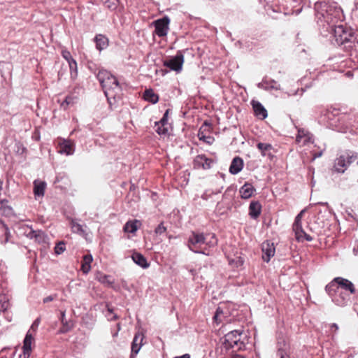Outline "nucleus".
<instances>
[{"mask_svg": "<svg viewBox=\"0 0 358 358\" xmlns=\"http://www.w3.org/2000/svg\"><path fill=\"white\" fill-rule=\"evenodd\" d=\"M97 78L103 89L110 106L112 107L121 97L122 90L117 78L109 71L101 69L97 74Z\"/></svg>", "mask_w": 358, "mask_h": 358, "instance_id": "f257e3e1", "label": "nucleus"}, {"mask_svg": "<svg viewBox=\"0 0 358 358\" xmlns=\"http://www.w3.org/2000/svg\"><path fill=\"white\" fill-rule=\"evenodd\" d=\"M242 331L239 330L229 332L222 338V349L226 352L231 349L234 352L244 348L245 343L242 341Z\"/></svg>", "mask_w": 358, "mask_h": 358, "instance_id": "f03ea898", "label": "nucleus"}, {"mask_svg": "<svg viewBox=\"0 0 358 358\" xmlns=\"http://www.w3.org/2000/svg\"><path fill=\"white\" fill-rule=\"evenodd\" d=\"M217 244V239L213 234L210 236V240L207 241V237L203 234L192 232L188 239V247L194 252H199L198 249L202 248L206 245L209 247Z\"/></svg>", "mask_w": 358, "mask_h": 358, "instance_id": "7ed1b4c3", "label": "nucleus"}, {"mask_svg": "<svg viewBox=\"0 0 358 358\" xmlns=\"http://www.w3.org/2000/svg\"><path fill=\"white\" fill-rule=\"evenodd\" d=\"M334 38L337 45H341L348 42H352L355 40L353 32L351 29L338 25L334 27Z\"/></svg>", "mask_w": 358, "mask_h": 358, "instance_id": "20e7f679", "label": "nucleus"}, {"mask_svg": "<svg viewBox=\"0 0 358 358\" xmlns=\"http://www.w3.org/2000/svg\"><path fill=\"white\" fill-rule=\"evenodd\" d=\"M341 289L344 292L353 294L355 292V288L352 282L348 279L338 277L326 286L325 289L329 294H331V289Z\"/></svg>", "mask_w": 358, "mask_h": 358, "instance_id": "39448f33", "label": "nucleus"}, {"mask_svg": "<svg viewBox=\"0 0 358 358\" xmlns=\"http://www.w3.org/2000/svg\"><path fill=\"white\" fill-rule=\"evenodd\" d=\"M306 210H302L296 217L294 222L293 224V230L295 233V236L299 241H311L313 238L307 234L302 229L301 219Z\"/></svg>", "mask_w": 358, "mask_h": 358, "instance_id": "423d86ee", "label": "nucleus"}, {"mask_svg": "<svg viewBox=\"0 0 358 358\" xmlns=\"http://www.w3.org/2000/svg\"><path fill=\"white\" fill-rule=\"evenodd\" d=\"M350 293L344 292L341 289H331V294L333 301L340 306H344L348 304L350 299Z\"/></svg>", "mask_w": 358, "mask_h": 358, "instance_id": "0eeeda50", "label": "nucleus"}, {"mask_svg": "<svg viewBox=\"0 0 358 358\" xmlns=\"http://www.w3.org/2000/svg\"><path fill=\"white\" fill-rule=\"evenodd\" d=\"M183 63L184 56L181 53H178L175 57L165 60L164 65L178 73L181 71Z\"/></svg>", "mask_w": 358, "mask_h": 358, "instance_id": "6e6552de", "label": "nucleus"}, {"mask_svg": "<svg viewBox=\"0 0 358 358\" xmlns=\"http://www.w3.org/2000/svg\"><path fill=\"white\" fill-rule=\"evenodd\" d=\"M357 159L355 156L341 155L334 163V169L338 173H344L348 166Z\"/></svg>", "mask_w": 358, "mask_h": 358, "instance_id": "1a4fd4ad", "label": "nucleus"}, {"mask_svg": "<svg viewBox=\"0 0 358 358\" xmlns=\"http://www.w3.org/2000/svg\"><path fill=\"white\" fill-rule=\"evenodd\" d=\"M169 19L166 17L155 22V33L159 37L166 36L169 30Z\"/></svg>", "mask_w": 358, "mask_h": 358, "instance_id": "9d476101", "label": "nucleus"}, {"mask_svg": "<svg viewBox=\"0 0 358 358\" xmlns=\"http://www.w3.org/2000/svg\"><path fill=\"white\" fill-rule=\"evenodd\" d=\"M58 145L59 146V152L61 154L71 155L74 152L75 144L71 140L60 138L59 139Z\"/></svg>", "mask_w": 358, "mask_h": 358, "instance_id": "9b49d317", "label": "nucleus"}, {"mask_svg": "<svg viewBox=\"0 0 358 358\" xmlns=\"http://www.w3.org/2000/svg\"><path fill=\"white\" fill-rule=\"evenodd\" d=\"M296 141L301 145H307L309 143H313V135L304 129H299Z\"/></svg>", "mask_w": 358, "mask_h": 358, "instance_id": "f8f14e48", "label": "nucleus"}, {"mask_svg": "<svg viewBox=\"0 0 358 358\" xmlns=\"http://www.w3.org/2000/svg\"><path fill=\"white\" fill-rule=\"evenodd\" d=\"M262 259L264 262H268L272 257L274 256L275 249L274 244L269 241H265L262 245Z\"/></svg>", "mask_w": 358, "mask_h": 358, "instance_id": "ddd939ff", "label": "nucleus"}, {"mask_svg": "<svg viewBox=\"0 0 358 358\" xmlns=\"http://www.w3.org/2000/svg\"><path fill=\"white\" fill-rule=\"evenodd\" d=\"M34 341V338L32 334L30 332V330L26 334V336L24 339L23 343V354L20 355V358H29L30 356L31 350V344Z\"/></svg>", "mask_w": 358, "mask_h": 358, "instance_id": "4468645a", "label": "nucleus"}, {"mask_svg": "<svg viewBox=\"0 0 358 358\" xmlns=\"http://www.w3.org/2000/svg\"><path fill=\"white\" fill-rule=\"evenodd\" d=\"M212 160L207 158L205 155H201L195 157L194 160V166L195 168L208 169L211 166Z\"/></svg>", "mask_w": 358, "mask_h": 358, "instance_id": "2eb2a0df", "label": "nucleus"}, {"mask_svg": "<svg viewBox=\"0 0 358 358\" xmlns=\"http://www.w3.org/2000/svg\"><path fill=\"white\" fill-rule=\"evenodd\" d=\"M289 345L285 340L280 339L278 342L277 355L279 358H289Z\"/></svg>", "mask_w": 358, "mask_h": 358, "instance_id": "dca6fc26", "label": "nucleus"}, {"mask_svg": "<svg viewBox=\"0 0 358 358\" xmlns=\"http://www.w3.org/2000/svg\"><path fill=\"white\" fill-rule=\"evenodd\" d=\"M143 338L144 335L142 333L138 332L135 334L133 342L131 343L132 353H134L135 355L138 354L141 348V346L143 345Z\"/></svg>", "mask_w": 358, "mask_h": 358, "instance_id": "f3484780", "label": "nucleus"}, {"mask_svg": "<svg viewBox=\"0 0 358 358\" xmlns=\"http://www.w3.org/2000/svg\"><path fill=\"white\" fill-rule=\"evenodd\" d=\"M243 168V161L239 157H236L233 159L229 167V172L236 175Z\"/></svg>", "mask_w": 358, "mask_h": 358, "instance_id": "a211bd4d", "label": "nucleus"}, {"mask_svg": "<svg viewBox=\"0 0 358 358\" xmlns=\"http://www.w3.org/2000/svg\"><path fill=\"white\" fill-rule=\"evenodd\" d=\"M252 105L256 116L262 120L267 117L268 114L266 110L259 102L252 101Z\"/></svg>", "mask_w": 358, "mask_h": 358, "instance_id": "6ab92c4d", "label": "nucleus"}, {"mask_svg": "<svg viewBox=\"0 0 358 358\" xmlns=\"http://www.w3.org/2000/svg\"><path fill=\"white\" fill-rule=\"evenodd\" d=\"M258 87L265 90H280V85L274 80H264L258 84Z\"/></svg>", "mask_w": 358, "mask_h": 358, "instance_id": "aec40b11", "label": "nucleus"}, {"mask_svg": "<svg viewBox=\"0 0 358 358\" xmlns=\"http://www.w3.org/2000/svg\"><path fill=\"white\" fill-rule=\"evenodd\" d=\"M255 191V189L251 184L245 183L241 187L239 192L241 198L247 199L252 196Z\"/></svg>", "mask_w": 358, "mask_h": 358, "instance_id": "412c9836", "label": "nucleus"}, {"mask_svg": "<svg viewBox=\"0 0 358 358\" xmlns=\"http://www.w3.org/2000/svg\"><path fill=\"white\" fill-rule=\"evenodd\" d=\"M132 260L143 268H147L150 266L146 258L141 253L134 252L131 256Z\"/></svg>", "mask_w": 358, "mask_h": 358, "instance_id": "4be33fe9", "label": "nucleus"}, {"mask_svg": "<svg viewBox=\"0 0 358 358\" xmlns=\"http://www.w3.org/2000/svg\"><path fill=\"white\" fill-rule=\"evenodd\" d=\"M262 206L258 201H252L249 206V215L253 218L256 219L261 213Z\"/></svg>", "mask_w": 358, "mask_h": 358, "instance_id": "5701e85b", "label": "nucleus"}, {"mask_svg": "<svg viewBox=\"0 0 358 358\" xmlns=\"http://www.w3.org/2000/svg\"><path fill=\"white\" fill-rule=\"evenodd\" d=\"M141 225L139 220H134L127 222L124 226V231L127 233H135Z\"/></svg>", "mask_w": 358, "mask_h": 358, "instance_id": "b1692460", "label": "nucleus"}, {"mask_svg": "<svg viewBox=\"0 0 358 358\" xmlns=\"http://www.w3.org/2000/svg\"><path fill=\"white\" fill-rule=\"evenodd\" d=\"M96 43V47L99 50H102L106 48L108 45V38L101 34L97 35L94 38Z\"/></svg>", "mask_w": 358, "mask_h": 358, "instance_id": "393cba45", "label": "nucleus"}, {"mask_svg": "<svg viewBox=\"0 0 358 358\" xmlns=\"http://www.w3.org/2000/svg\"><path fill=\"white\" fill-rule=\"evenodd\" d=\"M34 193L35 196H43L44 195L46 184L45 182L35 180L34 182Z\"/></svg>", "mask_w": 358, "mask_h": 358, "instance_id": "a878e982", "label": "nucleus"}, {"mask_svg": "<svg viewBox=\"0 0 358 358\" xmlns=\"http://www.w3.org/2000/svg\"><path fill=\"white\" fill-rule=\"evenodd\" d=\"M228 316V312L224 311V310L221 307H218L216 313L213 317V320L217 324L226 320L227 322V317Z\"/></svg>", "mask_w": 358, "mask_h": 358, "instance_id": "bb28decb", "label": "nucleus"}, {"mask_svg": "<svg viewBox=\"0 0 358 358\" xmlns=\"http://www.w3.org/2000/svg\"><path fill=\"white\" fill-rule=\"evenodd\" d=\"M93 260L92 256L91 255H86L83 257L81 270L84 273H87L91 269V263Z\"/></svg>", "mask_w": 358, "mask_h": 358, "instance_id": "cd10ccee", "label": "nucleus"}, {"mask_svg": "<svg viewBox=\"0 0 358 358\" xmlns=\"http://www.w3.org/2000/svg\"><path fill=\"white\" fill-rule=\"evenodd\" d=\"M143 97L145 101L152 103H156L159 100L158 95L152 89L146 90L143 94Z\"/></svg>", "mask_w": 358, "mask_h": 358, "instance_id": "c85d7f7f", "label": "nucleus"}, {"mask_svg": "<svg viewBox=\"0 0 358 358\" xmlns=\"http://www.w3.org/2000/svg\"><path fill=\"white\" fill-rule=\"evenodd\" d=\"M7 200H2L0 201V213L4 215H10L13 213L11 207L7 205Z\"/></svg>", "mask_w": 358, "mask_h": 358, "instance_id": "c756f323", "label": "nucleus"}, {"mask_svg": "<svg viewBox=\"0 0 358 358\" xmlns=\"http://www.w3.org/2000/svg\"><path fill=\"white\" fill-rule=\"evenodd\" d=\"M31 239L38 243H44L46 241L47 236L41 230H34Z\"/></svg>", "mask_w": 358, "mask_h": 358, "instance_id": "7c9ffc66", "label": "nucleus"}, {"mask_svg": "<svg viewBox=\"0 0 358 358\" xmlns=\"http://www.w3.org/2000/svg\"><path fill=\"white\" fill-rule=\"evenodd\" d=\"M71 225L73 232L77 233L83 236L86 235V232L81 224L75 221H72Z\"/></svg>", "mask_w": 358, "mask_h": 358, "instance_id": "2f4dec72", "label": "nucleus"}, {"mask_svg": "<svg viewBox=\"0 0 358 358\" xmlns=\"http://www.w3.org/2000/svg\"><path fill=\"white\" fill-rule=\"evenodd\" d=\"M8 308L9 301L8 297L3 294H0V313L6 310Z\"/></svg>", "mask_w": 358, "mask_h": 358, "instance_id": "473e14b6", "label": "nucleus"}, {"mask_svg": "<svg viewBox=\"0 0 358 358\" xmlns=\"http://www.w3.org/2000/svg\"><path fill=\"white\" fill-rule=\"evenodd\" d=\"M257 148L261 151L262 155L265 156L266 155V152L271 150L272 145L269 143H259Z\"/></svg>", "mask_w": 358, "mask_h": 358, "instance_id": "72a5a7b5", "label": "nucleus"}, {"mask_svg": "<svg viewBox=\"0 0 358 358\" xmlns=\"http://www.w3.org/2000/svg\"><path fill=\"white\" fill-rule=\"evenodd\" d=\"M156 131L158 134H166L168 133V127L165 124H161L159 122L155 123Z\"/></svg>", "mask_w": 358, "mask_h": 358, "instance_id": "f704fd0d", "label": "nucleus"}, {"mask_svg": "<svg viewBox=\"0 0 358 358\" xmlns=\"http://www.w3.org/2000/svg\"><path fill=\"white\" fill-rule=\"evenodd\" d=\"M68 64L69 66L71 77L73 78H75L77 76V75H78L77 63L73 59V60H71V62H68Z\"/></svg>", "mask_w": 358, "mask_h": 358, "instance_id": "c9c22d12", "label": "nucleus"}, {"mask_svg": "<svg viewBox=\"0 0 358 358\" xmlns=\"http://www.w3.org/2000/svg\"><path fill=\"white\" fill-rule=\"evenodd\" d=\"M76 97L68 96L65 99V100L62 103L61 106L64 109H66L67 107L70 105H73L76 103Z\"/></svg>", "mask_w": 358, "mask_h": 358, "instance_id": "e433bc0d", "label": "nucleus"}, {"mask_svg": "<svg viewBox=\"0 0 358 358\" xmlns=\"http://www.w3.org/2000/svg\"><path fill=\"white\" fill-rule=\"evenodd\" d=\"M21 230L23 231V234L27 238L31 239L34 230L29 226H23L21 227Z\"/></svg>", "mask_w": 358, "mask_h": 358, "instance_id": "4c0bfd02", "label": "nucleus"}, {"mask_svg": "<svg viewBox=\"0 0 358 358\" xmlns=\"http://www.w3.org/2000/svg\"><path fill=\"white\" fill-rule=\"evenodd\" d=\"M118 0H105L103 3L110 10H115L117 7Z\"/></svg>", "mask_w": 358, "mask_h": 358, "instance_id": "58836bf2", "label": "nucleus"}, {"mask_svg": "<svg viewBox=\"0 0 358 358\" xmlns=\"http://www.w3.org/2000/svg\"><path fill=\"white\" fill-rule=\"evenodd\" d=\"M229 263L231 264H234L236 267H239L243 264L244 260L241 257H237L234 259L229 260Z\"/></svg>", "mask_w": 358, "mask_h": 358, "instance_id": "ea45409f", "label": "nucleus"}, {"mask_svg": "<svg viewBox=\"0 0 358 358\" xmlns=\"http://www.w3.org/2000/svg\"><path fill=\"white\" fill-rule=\"evenodd\" d=\"M65 250L64 243L63 242L59 243L55 248V252L57 255H60Z\"/></svg>", "mask_w": 358, "mask_h": 358, "instance_id": "a19ab883", "label": "nucleus"}, {"mask_svg": "<svg viewBox=\"0 0 358 358\" xmlns=\"http://www.w3.org/2000/svg\"><path fill=\"white\" fill-rule=\"evenodd\" d=\"M166 231V228L164 226V224L160 223L155 229V233L156 235H161Z\"/></svg>", "mask_w": 358, "mask_h": 358, "instance_id": "79ce46f5", "label": "nucleus"}, {"mask_svg": "<svg viewBox=\"0 0 358 358\" xmlns=\"http://www.w3.org/2000/svg\"><path fill=\"white\" fill-rule=\"evenodd\" d=\"M62 55L66 60L67 62H71V60H73L71 53L68 50H62Z\"/></svg>", "mask_w": 358, "mask_h": 358, "instance_id": "37998d69", "label": "nucleus"}, {"mask_svg": "<svg viewBox=\"0 0 358 358\" xmlns=\"http://www.w3.org/2000/svg\"><path fill=\"white\" fill-rule=\"evenodd\" d=\"M168 114H169V110H167L165 113L164 114L163 117L161 119L159 122L161 124H165L167 126V119H168Z\"/></svg>", "mask_w": 358, "mask_h": 358, "instance_id": "c03bdc74", "label": "nucleus"}, {"mask_svg": "<svg viewBox=\"0 0 358 358\" xmlns=\"http://www.w3.org/2000/svg\"><path fill=\"white\" fill-rule=\"evenodd\" d=\"M39 322H40V320L38 318H37L34 322V323L32 324L31 327V329H30V331L31 330H33V331H35L36 329V328L38 327V324H39Z\"/></svg>", "mask_w": 358, "mask_h": 358, "instance_id": "a18cd8bd", "label": "nucleus"}, {"mask_svg": "<svg viewBox=\"0 0 358 358\" xmlns=\"http://www.w3.org/2000/svg\"><path fill=\"white\" fill-rule=\"evenodd\" d=\"M198 136L199 137V139L200 140H203V141H206V138H210V137H206L203 132L201 131V130L199 131V134H198Z\"/></svg>", "mask_w": 358, "mask_h": 358, "instance_id": "49530a36", "label": "nucleus"}, {"mask_svg": "<svg viewBox=\"0 0 358 358\" xmlns=\"http://www.w3.org/2000/svg\"><path fill=\"white\" fill-rule=\"evenodd\" d=\"M100 281H101L103 283H111L108 280V276L106 275H104L101 278L99 279Z\"/></svg>", "mask_w": 358, "mask_h": 358, "instance_id": "de8ad7c7", "label": "nucleus"}, {"mask_svg": "<svg viewBox=\"0 0 358 358\" xmlns=\"http://www.w3.org/2000/svg\"><path fill=\"white\" fill-rule=\"evenodd\" d=\"M53 299H54V297L52 296H49L45 297L43 299V302L44 303H48V302H50V301H52Z\"/></svg>", "mask_w": 358, "mask_h": 358, "instance_id": "09e8293b", "label": "nucleus"}, {"mask_svg": "<svg viewBox=\"0 0 358 358\" xmlns=\"http://www.w3.org/2000/svg\"><path fill=\"white\" fill-rule=\"evenodd\" d=\"M322 155V150H321L318 153L313 154V159H315L316 158L321 157Z\"/></svg>", "mask_w": 358, "mask_h": 358, "instance_id": "8fccbe9b", "label": "nucleus"}, {"mask_svg": "<svg viewBox=\"0 0 358 358\" xmlns=\"http://www.w3.org/2000/svg\"><path fill=\"white\" fill-rule=\"evenodd\" d=\"M5 235H6L5 242H7L8 241V238H9V236H10V232H9L8 228L5 229Z\"/></svg>", "mask_w": 358, "mask_h": 358, "instance_id": "3c124183", "label": "nucleus"}, {"mask_svg": "<svg viewBox=\"0 0 358 358\" xmlns=\"http://www.w3.org/2000/svg\"><path fill=\"white\" fill-rule=\"evenodd\" d=\"M330 328H331V329H334L335 331H337L338 329V325L336 324H335V323L331 324V326H330Z\"/></svg>", "mask_w": 358, "mask_h": 358, "instance_id": "603ef678", "label": "nucleus"}, {"mask_svg": "<svg viewBox=\"0 0 358 358\" xmlns=\"http://www.w3.org/2000/svg\"><path fill=\"white\" fill-rule=\"evenodd\" d=\"M64 317H65V313L64 312H62V322L64 324Z\"/></svg>", "mask_w": 358, "mask_h": 358, "instance_id": "864d4df0", "label": "nucleus"}, {"mask_svg": "<svg viewBox=\"0 0 358 358\" xmlns=\"http://www.w3.org/2000/svg\"><path fill=\"white\" fill-rule=\"evenodd\" d=\"M232 358H244V357L241 355H235L232 357Z\"/></svg>", "mask_w": 358, "mask_h": 358, "instance_id": "5fc2aeb1", "label": "nucleus"}, {"mask_svg": "<svg viewBox=\"0 0 358 358\" xmlns=\"http://www.w3.org/2000/svg\"><path fill=\"white\" fill-rule=\"evenodd\" d=\"M180 358H190L189 355L186 354L180 357Z\"/></svg>", "mask_w": 358, "mask_h": 358, "instance_id": "6e6d98bb", "label": "nucleus"}, {"mask_svg": "<svg viewBox=\"0 0 358 358\" xmlns=\"http://www.w3.org/2000/svg\"><path fill=\"white\" fill-rule=\"evenodd\" d=\"M68 331V328H66V327H64L62 330H61V332L64 333V332H66Z\"/></svg>", "mask_w": 358, "mask_h": 358, "instance_id": "4d7b16f0", "label": "nucleus"}, {"mask_svg": "<svg viewBox=\"0 0 358 358\" xmlns=\"http://www.w3.org/2000/svg\"><path fill=\"white\" fill-rule=\"evenodd\" d=\"M2 185H3V182L2 181H0V191L2 189Z\"/></svg>", "mask_w": 358, "mask_h": 358, "instance_id": "13d9d810", "label": "nucleus"}, {"mask_svg": "<svg viewBox=\"0 0 358 358\" xmlns=\"http://www.w3.org/2000/svg\"><path fill=\"white\" fill-rule=\"evenodd\" d=\"M209 139H210V138H206V141H206V142H207V143H210Z\"/></svg>", "mask_w": 358, "mask_h": 358, "instance_id": "bf43d9fd", "label": "nucleus"}, {"mask_svg": "<svg viewBox=\"0 0 358 358\" xmlns=\"http://www.w3.org/2000/svg\"><path fill=\"white\" fill-rule=\"evenodd\" d=\"M116 318H117V316L114 315L113 319H116Z\"/></svg>", "mask_w": 358, "mask_h": 358, "instance_id": "052dcab7", "label": "nucleus"}, {"mask_svg": "<svg viewBox=\"0 0 358 358\" xmlns=\"http://www.w3.org/2000/svg\"><path fill=\"white\" fill-rule=\"evenodd\" d=\"M357 164H358V161H357Z\"/></svg>", "mask_w": 358, "mask_h": 358, "instance_id": "680f3d73", "label": "nucleus"}]
</instances>
